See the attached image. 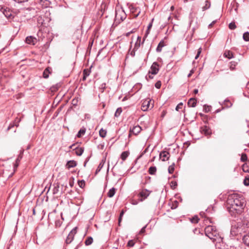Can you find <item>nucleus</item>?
I'll return each instance as SVG.
<instances>
[{
	"mask_svg": "<svg viewBox=\"0 0 249 249\" xmlns=\"http://www.w3.org/2000/svg\"><path fill=\"white\" fill-rule=\"evenodd\" d=\"M143 40H144V39ZM143 41H143L142 42V44L143 43ZM141 44V37L140 36H138L137 37V39L136 42V43L135 44V46H134L133 50L134 51H137L139 48V47H140Z\"/></svg>",
	"mask_w": 249,
	"mask_h": 249,
	"instance_id": "11",
	"label": "nucleus"
},
{
	"mask_svg": "<svg viewBox=\"0 0 249 249\" xmlns=\"http://www.w3.org/2000/svg\"><path fill=\"white\" fill-rule=\"evenodd\" d=\"M87 77H86V76H85V75H83V80L85 81Z\"/></svg>",
	"mask_w": 249,
	"mask_h": 249,
	"instance_id": "52",
	"label": "nucleus"
},
{
	"mask_svg": "<svg viewBox=\"0 0 249 249\" xmlns=\"http://www.w3.org/2000/svg\"><path fill=\"white\" fill-rule=\"evenodd\" d=\"M126 17V14L122 9H118L116 11L115 21L120 22L123 21Z\"/></svg>",
	"mask_w": 249,
	"mask_h": 249,
	"instance_id": "3",
	"label": "nucleus"
},
{
	"mask_svg": "<svg viewBox=\"0 0 249 249\" xmlns=\"http://www.w3.org/2000/svg\"><path fill=\"white\" fill-rule=\"evenodd\" d=\"M85 133V130H83V129H80V130L79 131V132H78V134H77V136L78 137H81V134H84Z\"/></svg>",
	"mask_w": 249,
	"mask_h": 249,
	"instance_id": "37",
	"label": "nucleus"
},
{
	"mask_svg": "<svg viewBox=\"0 0 249 249\" xmlns=\"http://www.w3.org/2000/svg\"><path fill=\"white\" fill-rule=\"evenodd\" d=\"M14 0L18 3H21L23 2L27 1L28 0Z\"/></svg>",
	"mask_w": 249,
	"mask_h": 249,
	"instance_id": "42",
	"label": "nucleus"
},
{
	"mask_svg": "<svg viewBox=\"0 0 249 249\" xmlns=\"http://www.w3.org/2000/svg\"><path fill=\"white\" fill-rule=\"evenodd\" d=\"M130 32V34H131V33H133V31H131V32Z\"/></svg>",
	"mask_w": 249,
	"mask_h": 249,
	"instance_id": "63",
	"label": "nucleus"
},
{
	"mask_svg": "<svg viewBox=\"0 0 249 249\" xmlns=\"http://www.w3.org/2000/svg\"><path fill=\"white\" fill-rule=\"evenodd\" d=\"M174 170H175L174 165V164L171 165L169 166V167L168 168V172L170 174H172L174 172Z\"/></svg>",
	"mask_w": 249,
	"mask_h": 249,
	"instance_id": "33",
	"label": "nucleus"
},
{
	"mask_svg": "<svg viewBox=\"0 0 249 249\" xmlns=\"http://www.w3.org/2000/svg\"><path fill=\"white\" fill-rule=\"evenodd\" d=\"M241 160L242 161H245L247 160V156L246 154H242L241 157Z\"/></svg>",
	"mask_w": 249,
	"mask_h": 249,
	"instance_id": "36",
	"label": "nucleus"
},
{
	"mask_svg": "<svg viewBox=\"0 0 249 249\" xmlns=\"http://www.w3.org/2000/svg\"><path fill=\"white\" fill-rule=\"evenodd\" d=\"M170 17H168V19H169L170 18Z\"/></svg>",
	"mask_w": 249,
	"mask_h": 249,
	"instance_id": "64",
	"label": "nucleus"
},
{
	"mask_svg": "<svg viewBox=\"0 0 249 249\" xmlns=\"http://www.w3.org/2000/svg\"><path fill=\"white\" fill-rule=\"evenodd\" d=\"M84 152V148L80 147L75 149V153L77 156H81L82 155Z\"/></svg>",
	"mask_w": 249,
	"mask_h": 249,
	"instance_id": "20",
	"label": "nucleus"
},
{
	"mask_svg": "<svg viewBox=\"0 0 249 249\" xmlns=\"http://www.w3.org/2000/svg\"><path fill=\"white\" fill-rule=\"evenodd\" d=\"M182 106H183V104L182 103H180L176 107V110L177 111H178L179 110V109H181L182 108Z\"/></svg>",
	"mask_w": 249,
	"mask_h": 249,
	"instance_id": "38",
	"label": "nucleus"
},
{
	"mask_svg": "<svg viewBox=\"0 0 249 249\" xmlns=\"http://www.w3.org/2000/svg\"><path fill=\"white\" fill-rule=\"evenodd\" d=\"M216 21L214 20V21H213L211 23H210L209 25V28H211L213 25L215 23Z\"/></svg>",
	"mask_w": 249,
	"mask_h": 249,
	"instance_id": "43",
	"label": "nucleus"
},
{
	"mask_svg": "<svg viewBox=\"0 0 249 249\" xmlns=\"http://www.w3.org/2000/svg\"><path fill=\"white\" fill-rule=\"evenodd\" d=\"M76 230H77V228L75 227V228H73L71 231V232L69 233V234H68V235L66 238V242L67 244H70L71 242V241H72V240L74 238L75 234H76V233L77 232Z\"/></svg>",
	"mask_w": 249,
	"mask_h": 249,
	"instance_id": "5",
	"label": "nucleus"
},
{
	"mask_svg": "<svg viewBox=\"0 0 249 249\" xmlns=\"http://www.w3.org/2000/svg\"><path fill=\"white\" fill-rule=\"evenodd\" d=\"M229 27L231 30L235 29L236 27L234 22H231L229 24Z\"/></svg>",
	"mask_w": 249,
	"mask_h": 249,
	"instance_id": "32",
	"label": "nucleus"
},
{
	"mask_svg": "<svg viewBox=\"0 0 249 249\" xmlns=\"http://www.w3.org/2000/svg\"><path fill=\"white\" fill-rule=\"evenodd\" d=\"M107 134V131L101 128L99 131V135L102 138H105Z\"/></svg>",
	"mask_w": 249,
	"mask_h": 249,
	"instance_id": "23",
	"label": "nucleus"
},
{
	"mask_svg": "<svg viewBox=\"0 0 249 249\" xmlns=\"http://www.w3.org/2000/svg\"><path fill=\"white\" fill-rule=\"evenodd\" d=\"M18 159L17 160V161H16V162L17 163V164L16 165H15V166L16 167H17L18 166Z\"/></svg>",
	"mask_w": 249,
	"mask_h": 249,
	"instance_id": "58",
	"label": "nucleus"
},
{
	"mask_svg": "<svg viewBox=\"0 0 249 249\" xmlns=\"http://www.w3.org/2000/svg\"><path fill=\"white\" fill-rule=\"evenodd\" d=\"M78 184L80 188H83L85 185V182L84 180H79Z\"/></svg>",
	"mask_w": 249,
	"mask_h": 249,
	"instance_id": "29",
	"label": "nucleus"
},
{
	"mask_svg": "<svg viewBox=\"0 0 249 249\" xmlns=\"http://www.w3.org/2000/svg\"><path fill=\"white\" fill-rule=\"evenodd\" d=\"M144 231H145V227H143V228L141 229V231H140V232H141V233H143Z\"/></svg>",
	"mask_w": 249,
	"mask_h": 249,
	"instance_id": "47",
	"label": "nucleus"
},
{
	"mask_svg": "<svg viewBox=\"0 0 249 249\" xmlns=\"http://www.w3.org/2000/svg\"><path fill=\"white\" fill-rule=\"evenodd\" d=\"M205 234L212 242L215 244L222 241V238L220 236L216 228L213 226H208L205 229Z\"/></svg>",
	"mask_w": 249,
	"mask_h": 249,
	"instance_id": "2",
	"label": "nucleus"
},
{
	"mask_svg": "<svg viewBox=\"0 0 249 249\" xmlns=\"http://www.w3.org/2000/svg\"><path fill=\"white\" fill-rule=\"evenodd\" d=\"M159 71V65L158 63H154L151 67L150 73L152 74H156Z\"/></svg>",
	"mask_w": 249,
	"mask_h": 249,
	"instance_id": "8",
	"label": "nucleus"
},
{
	"mask_svg": "<svg viewBox=\"0 0 249 249\" xmlns=\"http://www.w3.org/2000/svg\"><path fill=\"white\" fill-rule=\"evenodd\" d=\"M62 223V221L59 220H56L55 221V225L56 227H59L61 226Z\"/></svg>",
	"mask_w": 249,
	"mask_h": 249,
	"instance_id": "40",
	"label": "nucleus"
},
{
	"mask_svg": "<svg viewBox=\"0 0 249 249\" xmlns=\"http://www.w3.org/2000/svg\"><path fill=\"white\" fill-rule=\"evenodd\" d=\"M156 171H157V168L155 166H151L149 168L148 172L150 175L155 174Z\"/></svg>",
	"mask_w": 249,
	"mask_h": 249,
	"instance_id": "21",
	"label": "nucleus"
},
{
	"mask_svg": "<svg viewBox=\"0 0 249 249\" xmlns=\"http://www.w3.org/2000/svg\"><path fill=\"white\" fill-rule=\"evenodd\" d=\"M129 155V152L127 151L123 152L121 155V158L123 160H126L127 157Z\"/></svg>",
	"mask_w": 249,
	"mask_h": 249,
	"instance_id": "19",
	"label": "nucleus"
},
{
	"mask_svg": "<svg viewBox=\"0 0 249 249\" xmlns=\"http://www.w3.org/2000/svg\"><path fill=\"white\" fill-rule=\"evenodd\" d=\"M191 221L192 223H197L199 221V218L197 216H195L191 219Z\"/></svg>",
	"mask_w": 249,
	"mask_h": 249,
	"instance_id": "31",
	"label": "nucleus"
},
{
	"mask_svg": "<svg viewBox=\"0 0 249 249\" xmlns=\"http://www.w3.org/2000/svg\"><path fill=\"white\" fill-rule=\"evenodd\" d=\"M227 207L229 212L233 216L240 213L245 206V201L242 196L237 194L230 195L227 201Z\"/></svg>",
	"mask_w": 249,
	"mask_h": 249,
	"instance_id": "1",
	"label": "nucleus"
},
{
	"mask_svg": "<svg viewBox=\"0 0 249 249\" xmlns=\"http://www.w3.org/2000/svg\"><path fill=\"white\" fill-rule=\"evenodd\" d=\"M193 72H194L193 70H191V71H190V73H189V74L188 75V77H190V76H191V75L192 74V73H193Z\"/></svg>",
	"mask_w": 249,
	"mask_h": 249,
	"instance_id": "46",
	"label": "nucleus"
},
{
	"mask_svg": "<svg viewBox=\"0 0 249 249\" xmlns=\"http://www.w3.org/2000/svg\"><path fill=\"white\" fill-rule=\"evenodd\" d=\"M244 184L246 186H249V176L248 175L245 177V178L244 179Z\"/></svg>",
	"mask_w": 249,
	"mask_h": 249,
	"instance_id": "27",
	"label": "nucleus"
},
{
	"mask_svg": "<svg viewBox=\"0 0 249 249\" xmlns=\"http://www.w3.org/2000/svg\"><path fill=\"white\" fill-rule=\"evenodd\" d=\"M93 242V239L91 237H89L85 241V244L87 246L90 245Z\"/></svg>",
	"mask_w": 249,
	"mask_h": 249,
	"instance_id": "24",
	"label": "nucleus"
},
{
	"mask_svg": "<svg viewBox=\"0 0 249 249\" xmlns=\"http://www.w3.org/2000/svg\"><path fill=\"white\" fill-rule=\"evenodd\" d=\"M199 57V55L196 54V56L195 57V59H197L198 58V57Z\"/></svg>",
	"mask_w": 249,
	"mask_h": 249,
	"instance_id": "57",
	"label": "nucleus"
},
{
	"mask_svg": "<svg viewBox=\"0 0 249 249\" xmlns=\"http://www.w3.org/2000/svg\"><path fill=\"white\" fill-rule=\"evenodd\" d=\"M229 104H230V107L231 106V102H229Z\"/></svg>",
	"mask_w": 249,
	"mask_h": 249,
	"instance_id": "62",
	"label": "nucleus"
},
{
	"mask_svg": "<svg viewBox=\"0 0 249 249\" xmlns=\"http://www.w3.org/2000/svg\"><path fill=\"white\" fill-rule=\"evenodd\" d=\"M116 193V189L114 188H112L110 189L108 192L107 193V196L109 197H112L114 196Z\"/></svg>",
	"mask_w": 249,
	"mask_h": 249,
	"instance_id": "17",
	"label": "nucleus"
},
{
	"mask_svg": "<svg viewBox=\"0 0 249 249\" xmlns=\"http://www.w3.org/2000/svg\"><path fill=\"white\" fill-rule=\"evenodd\" d=\"M11 127L10 126H9L7 128V130H9L10 129Z\"/></svg>",
	"mask_w": 249,
	"mask_h": 249,
	"instance_id": "61",
	"label": "nucleus"
},
{
	"mask_svg": "<svg viewBox=\"0 0 249 249\" xmlns=\"http://www.w3.org/2000/svg\"><path fill=\"white\" fill-rule=\"evenodd\" d=\"M224 56L229 59H231L233 57V54L232 52L230 51H226L224 53Z\"/></svg>",
	"mask_w": 249,
	"mask_h": 249,
	"instance_id": "18",
	"label": "nucleus"
},
{
	"mask_svg": "<svg viewBox=\"0 0 249 249\" xmlns=\"http://www.w3.org/2000/svg\"><path fill=\"white\" fill-rule=\"evenodd\" d=\"M151 100H146L144 101L142 104V109L144 111H147L148 108H152L153 107V104H150Z\"/></svg>",
	"mask_w": 249,
	"mask_h": 249,
	"instance_id": "6",
	"label": "nucleus"
},
{
	"mask_svg": "<svg viewBox=\"0 0 249 249\" xmlns=\"http://www.w3.org/2000/svg\"><path fill=\"white\" fill-rule=\"evenodd\" d=\"M122 111V109L121 107L118 108L115 113V114H114L115 116L116 117H118L120 115Z\"/></svg>",
	"mask_w": 249,
	"mask_h": 249,
	"instance_id": "28",
	"label": "nucleus"
},
{
	"mask_svg": "<svg viewBox=\"0 0 249 249\" xmlns=\"http://www.w3.org/2000/svg\"><path fill=\"white\" fill-rule=\"evenodd\" d=\"M89 74L90 71H89L88 70H84V71H83V75L86 77L89 76Z\"/></svg>",
	"mask_w": 249,
	"mask_h": 249,
	"instance_id": "35",
	"label": "nucleus"
},
{
	"mask_svg": "<svg viewBox=\"0 0 249 249\" xmlns=\"http://www.w3.org/2000/svg\"><path fill=\"white\" fill-rule=\"evenodd\" d=\"M134 245V242L133 240H129L127 243V246L129 247H133Z\"/></svg>",
	"mask_w": 249,
	"mask_h": 249,
	"instance_id": "41",
	"label": "nucleus"
},
{
	"mask_svg": "<svg viewBox=\"0 0 249 249\" xmlns=\"http://www.w3.org/2000/svg\"><path fill=\"white\" fill-rule=\"evenodd\" d=\"M160 157L162 161L167 160L169 158V153L166 151H162L160 153Z\"/></svg>",
	"mask_w": 249,
	"mask_h": 249,
	"instance_id": "10",
	"label": "nucleus"
},
{
	"mask_svg": "<svg viewBox=\"0 0 249 249\" xmlns=\"http://www.w3.org/2000/svg\"><path fill=\"white\" fill-rule=\"evenodd\" d=\"M140 13V11H139V12L135 16V17H138Z\"/></svg>",
	"mask_w": 249,
	"mask_h": 249,
	"instance_id": "54",
	"label": "nucleus"
},
{
	"mask_svg": "<svg viewBox=\"0 0 249 249\" xmlns=\"http://www.w3.org/2000/svg\"><path fill=\"white\" fill-rule=\"evenodd\" d=\"M188 105L190 107H195L196 105V100L195 98H191L188 102Z\"/></svg>",
	"mask_w": 249,
	"mask_h": 249,
	"instance_id": "15",
	"label": "nucleus"
},
{
	"mask_svg": "<svg viewBox=\"0 0 249 249\" xmlns=\"http://www.w3.org/2000/svg\"><path fill=\"white\" fill-rule=\"evenodd\" d=\"M201 131L205 135H210L212 133L211 130L207 126H204L201 128Z\"/></svg>",
	"mask_w": 249,
	"mask_h": 249,
	"instance_id": "13",
	"label": "nucleus"
},
{
	"mask_svg": "<svg viewBox=\"0 0 249 249\" xmlns=\"http://www.w3.org/2000/svg\"><path fill=\"white\" fill-rule=\"evenodd\" d=\"M210 6H211L210 2L209 1L206 0L205 1V5L202 7L203 11H205V10L209 9L210 7Z\"/></svg>",
	"mask_w": 249,
	"mask_h": 249,
	"instance_id": "25",
	"label": "nucleus"
},
{
	"mask_svg": "<svg viewBox=\"0 0 249 249\" xmlns=\"http://www.w3.org/2000/svg\"><path fill=\"white\" fill-rule=\"evenodd\" d=\"M150 192L147 190H143L139 194L140 196L142 197V198L141 199V201H142L143 199L147 198L150 195Z\"/></svg>",
	"mask_w": 249,
	"mask_h": 249,
	"instance_id": "9",
	"label": "nucleus"
},
{
	"mask_svg": "<svg viewBox=\"0 0 249 249\" xmlns=\"http://www.w3.org/2000/svg\"><path fill=\"white\" fill-rule=\"evenodd\" d=\"M121 220H122V217H120L119 216V225H120L121 222Z\"/></svg>",
	"mask_w": 249,
	"mask_h": 249,
	"instance_id": "50",
	"label": "nucleus"
},
{
	"mask_svg": "<svg viewBox=\"0 0 249 249\" xmlns=\"http://www.w3.org/2000/svg\"><path fill=\"white\" fill-rule=\"evenodd\" d=\"M174 9V7L173 6H172L171 7V10L172 11H173Z\"/></svg>",
	"mask_w": 249,
	"mask_h": 249,
	"instance_id": "56",
	"label": "nucleus"
},
{
	"mask_svg": "<svg viewBox=\"0 0 249 249\" xmlns=\"http://www.w3.org/2000/svg\"><path fill=\"white\" fill-rule=\"evenodd\" d=\"M201 52V48H199L197 51V54L199 56L200 53Z\"/></svg>",
	"mask_w": 249,
	"mask_h": 249,
	"instance_id": "44",
	"label": "nucleus"
},
{
	"mask_svg": "<svg viewBox=\"0 0 249 249\" xmlns=\"http://www.w3.org/2000/svg\"><path fill=\"white\" fill-rule=\"evenodd\" d=\"M49 71L47 69H45V70L43 72V77L45 78H47L49 77Z\"/></svg>",
	"mask_w": 249,
	"mask_h": 249,
	"instance_id": "34",
	"label": "nucleus"
},
{
	"mask_svg": "<svg viewBox=\"0 0 249 249\" xmlns=\"http://www.w3.org/2000/svg\"><path fill=\"white\" fill-rule=\"evenodd\" d=\"M170 186L172 189H175L177 186V182L174 181H172L170 183Z\"/></svg>",
	"mask_w": 249,
	"mask_h": 249,
	"instance_id": "30",
	"label": "nucleus"
},
{
	"mask_svg": "<svg viewBox=\"0 0 249 249\" xmlns=\"http://www.w3.org/2000/svg\"><path fill=\"white\" fill-rule=\"evenodd\" d=\"M56 89H57V88L56 87H55V86H53L51 88L52 91H55Z\"/></svg>",
	"mask_w": 249,
	"mask_h": 249,
	"instance_id": "45",
	"label": "nucleus"
},
{
	"mask_svg": "<svg viewBox=\"0 0 249 249\" xmlns=\"http://www.w3.org/2000/svg\"><path fill=\"white\" fill-rule=\"evenodd\" d=\"M164 115H165V112H164V111H163L162 113L161 116L162 117H163Z\"/></svg>",
	"mask_w": 249,
	"mask_h": 249,
	"instance_id": "53",
	"label": "nucleus"
},
{
	"mask_svg": "<svg viewBox=\"0 0 249 249\" xmlns=\"http://www.w3.org/2000/svg\"><path fill=\"white\" fill-rule=\"evenodd\" d=\"M165 46V43L164 41L162 40L160 41V42L159 43L156 51L157 52H160L162 50V48Z\"/></svg>",
	"mask_w": 249,
	"mask_h": 249,
	"instance_id": "16",
	"label": "nucleus"
},
{
	"mask_svg": "<svg viewBox=\"0 0 249 249\" xmlns=\"http://www.w3.org/2000/svg\"><path fill=\"white\" fill-rule=\"evenodd\" d=\"M200 215L202 217H203V216H204V213L203 212H200Z\"/></svg>",
	"mask_w": 249,
	"mask_h": 249,
	"instance_id": "51",
	"label": "nucleus"
},
{
	"mask_svg": "<svg viewBox=\"0 0 249 249\" xmlns=\"http://www.w3.org/2000/svg\"><path fill=\"white\" fill-rule=\"evenodd\" d=\"M25 41L27 44L34 45L37 42V39L33 36H29L26 38Z\"/></svg>",
	"mask_w": 249,
	"mask_h": 249,
	"instance_id": "7",
	"label": "nucleus"
},
{
	"mask_svg": "<svg viewBox=\"0 0 249 249\" xmlns=\"http://www.w3.org/2000/svg\"><path fill=\"white\" fill-rule=\"evenodd\" d=\"M76 162L74 160H70L66 164V167L69 169L71 168L74 167L76 166Z\"/></svg>",
	"mask_w": 249,
	"mask_h": 249,
	"instance_id": "14",
	"label": "nucleus"
},
{
	"mask_svg": "<svg viewBox=\"0 0 249 249\" xmlns=\"http://www.w3.org/2000/svg\"><path fill=\"white\" fill-rule=\"evenodd\" d=\"M0 10L8 19L12 20L14 18V15L9 9L1 7Z\"/></svg>",
	"mask_w": 249,
	"mask_h": 249,
	"instance_id": "4",
	"label": "nucleus"
},
{
	"mask_svg": "<svg viewBox=\"0 0 249 249\" xmlns=\"http://www.w3.org/2000/svg\"><path fill=\"white\" fill-rule=\"evenodd\" d=\"M149 77L150 78H151V79L153 78V77H152V76H151V75H149Z\"/></svg>",
	"mask_w": 249,
	"mask_h": 249,
	"instance_id": "60",
	"label": "nucleus"
},
{
	"mask_svg": "<svg viewBox=\"0 0 249 249\" xmlns=\"http://www.w3.org/2000/svg\"><path fill=\"white\" fill-rule=\"evenodd\" d=\"M141 127L138 125L134 126L133 128L130 130V132L135 135H137L141 131Z\"/></svg>",
	"mask_w": 249,
	"mask_h": 249,
	"instance_id": "12",
	"label": "nucleus"
},
{
	"mask_svg": "<svg viewBox=\"0 0 249 249\" xmlns=\"http://www.w3.org/2000/svg\"><path fill=\"white\" fill-rule=\"evenodd\" d=\"M124 211H122L121 212V213H120V216L122 217V216H123V215H124Z\"/></svg>",
	"mask_w": 249,
	"mask_h": 249,
	"instance_id": "49",
	"label": "nucleus"
},
{
	"mask_svg": "<svg viewBox=\"0 0 249 249\" xmlns=\"http://www.w3.org/2000/svg\"><path fill=\"white\" fill-rule=\"evenodd\" d=\"M130 34V32H128L126 34V36H128Z\"/></svg>",
	"mask_w": 249,
	"mask_h": 249,
	"instance_id": "59",
	"label": "nucleus"
},
{
	"mask_svg": "<svg viewBox=\"0 0 249 249\" xmlns=\"http://www.w3.org/2000/svg\"><path fill=\"white\" fill-rule=\"evenodd\" d=\"M73 182H70V185L71 187H72V185H73Z\"/></svg>",
	"mask_w": 249,
	"mask_h": 249,
	"instance_id": "55",
	"label": "nucleus"
},
{
	"mask_svg": "<svg viewBox=\"0 0 249 249\" xmlns=\"http://www.w3.org/2000/svg\"><path fill=\"white\" fill-rule=\"evenodd\" d=\"M153 20H154V18H153L152 19L151 22L149 24V25H148V26L147 27V30L146 31V33H145V35L144 36V38L146 37L147 35L149 34V31H150L151 28L152 26V22H153Z\"/></svg>",
	"mask_w": 249,
	"mask_h": 249,
	"instance_id": "22",
	"label": "nucleus"
},
{
	"mask_svg": "<svg viewBox=\"0 0 249 249\" xmlns=\"http://www.w3.org/2000/svg\"><path fill=\"white\" fill-rule=\"evenodd\" d=\"M198 90L197 89H195L194 90V93L195 94H197L198 93Z\"/></svg>",
	"mask_w": 249,
	"mask_h": 249,
	"instance_id": "48",
	"label": "nucleus"
},
{
	"mask_svg": "<svg viewBox=\"0 0 249 249\" xmlns=\"http://www.w3.org/2000/svg\"><path fill=\"white\" fill-rule=\"evenodd\" d=\"M244 40L246 41H249V33L248 32H245L243 36Z\"/></svg>",
	"mask_w": 249,
	"mask_h": 249,
	"instance_id": "26",
	"label": "nucleus"
},
{
	"mask_svg": "<svg viewBox=\"0 0 249 249\" xmlns=\"http://www.w3.org/2000/svg\"><path fill=\"white\" fill-rule=\"evenodd\" d=\"M161 82L160 81H158L155 84V87L157 89H160L161 87Z\"/></svg>",
	"mask_w": 249,
	"mask_h": 249,
	"instance_id": "39",
	"label": "nucleus"
}]
</instances>
